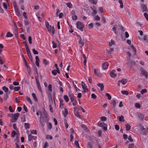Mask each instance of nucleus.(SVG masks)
Here are the masks:
<instances>
[{"label": "nucleus", "mask_w": 148, "mask_h": 148, "mask_svg": "<svg viewBox=\"0 0 148 148\" xmlns=\"http://www.w3.org/2000/svg\"><path fill=\"white\" fill-rule=\"evenodd\" d=\"M24 127L26 130L29 129L30 127L28 123H24Z\"/></svg>", "instance_id": "obj_20"}, {"label": "nucleus", "mask_w": 148, "mask_h": 148, "mask_svg": "<svg viewBox=\"0 0 148 148\" xmlns=\"http://www.w3.org/2000/svg\"><path fill=\"white\" fill-rule=\"evenodd\" d=\"M94 73L97 76H99L100 75V73L99 72L98 69H94Z\"/></svg>", "instance_id": "obj_13"}, {"label": "nucleus", "mask_w": 148, "mask_h": 148, "mask_svg": "<svg viewBox=\"0 0 148 148\" xmlns=\"http://www.w3.org/2000/svg\"><path fill=\"white\" fill-rule=\"evenodd\" d=\"M48 31L49 33H52V34L53 35L54 34L55 29L54 27L53 26H50L49 27H48L47 28Z\"/></svg>", "instance_id": "obj_7"}, {"label": "nucleus", "mask_w": 148, "mask_h": 148, "mask_svg": "<svg viewBox=\"0 0 148 148\" xmlns=\"http://www.w3.org/2000/svg\"><path fill=\"white\" fill-rule=\"evenodd\" d=\"M92 143L90 142H88L87 144V148H92L91 145Z\"/></svg>", "instance_id": "obj_54"}, {"label": "nucleus", "mask_w": 148, "mask_h": 148, "mask_svg": "<svg viewBox=\"0 0 148 148\" xmlns=\"http://www.w3.org/2000/svg\"><path fill=\"white\" fill-rule=\"evenodd\" d=\"M94 19L97 21H99L100 20V17L98 15H97L95 16Z\"/></svg>", "instance_id": "obj_31"}, {"label": "nucleus", "mask_w": 148, "mask_h": 148, "mask_svg": "<svg viewBox=\"0 0 148 148\" xmlns=\"http://www.w3.org/2000/svg\"><path fill=\"white\" fill-rule=\"evenodd\" d=\"M126 130L128 131L130 130L131 128V126L129 124H127L125 125Z\"/></svg>", "instance_id": "obj_32"}, {"label": "nucleus", "mask_w": 148, "mask_h": 148, "mask_svg": "<svg viewBox=\"0 0 148 148\" xmlns=\"http://www.w3.org/2000/svg\"><path fill=\"white\" fill-rule=\"evenodd\" d=\"M51 73L52 74H53L54 75H56L57 74V69H55L51 71Z\"/></svg>", "instance_id": "obj_47"}, {"label": "nucleus", "mask_w": 148, "mask_h": 148, "mask_svg": "<svg viewBox=\"0 0 148 148\" xmlns=\"http://www.w3.org/2000/svg\"><path fill=\"white\" fill-rule=\"evenodd\" d=\"M14 10L16 15L18 16H20V14L19 9H16Z\"/></svg>", "instance_id": "obj_21"}, {"label": "nucleus", "mask_w": 148, "mask_h": 148, "mask_svg": "<svg viewBox=\"0 0 148 148\" xmlns=\"http://www.w3.org/2000/svg\"><path fill=\"white\" fill-rule=\"evenodd\" d=\"M68 114V110L66 108H64V110L63 113V114L65 117H66Z\"/></svg>", "instance_id": "obj_18"}, {"label": "nucleus", "mask_w": 148, "mask_h": 148, "mask_svg": "<svg viewBox=\"0 0 148 148\" xmlns=\"http://www.w3.org/2000/svg\"><path fill=\"white\" fill-rule=\"evenodd\" d=\"M76 27L77 28L79 29L81 31H83V29L84 27L83 24L81 22L78 21L76 23Z\"/></svg>", "instance_id": "obj_4"}, {"label": "nucleus", "mask_w": 148, "mask_h": 148, "mask_svg": "<svg viewBox=\"0 0 148 148\" xmlns=\"http://www.w3.org/2000/svg\"><path fill=\"white\" fill-rule=\"evenodd\" d=\"M13 36V35L10 32H8L6 34V37L7 38L12 37Z\"/></svg>", "instance_id": "obj_23"}, {"label": "nucleus", "mask_w": 148, "mask_h": 148, "mask_svg": "<svg viewBox=\"0 0 148 148\" xmlns=\"http://www.w3.org/2000/svg\"><path fill=\"white\" fill-rule=\"evenodd\" d=\"M147 90L146 89H143L140 91V93L142 94H143L144 93H146Z\"/></svg>", "instance_id": "obj_56"}, {"label": "nucleus", "mask_w": 148, "mask_h": 148, "mask_svg": "<svg viewBox=\"0 0 148 148\" xmlns=\"http://www.w3.org/2000/svg\"><path fill=\"white\" fill-rule=\"evenodd\" d=\"M38 18L39 21L41 22H42L44 20V19L40 16L38 17Z\"/></svg>", "instance_id": "obj_58"}, {"label": "nucleus", "mask_w": 148, "mask_h": 148, "mask_svg": "<svg viewBox=\"0 0 148 148\" xmlns=\"http://www.w3.org/2000/svg\"><path fill=\"white\" fill-rule=\"evenodd\" d=\"M123 117L122 115H121L119 117V120L120 121L124 122V120L123 119Z\"/></svg>", "instance_id": "obj_49"}, {"label": "nucleus", "mask_w": 148, "mask_h": 148, "mask_svg": "<svg viewBox=\"0 0 148 148\" xmlns=\"http://www.w3.org/2000/svg\"><path fill=\"white\" fill-rule=\"evenodd\" d=\"M20 89V87L19 86L15 87L14 90L15 91H18Z\"/></svg>", "instance_id": "obj_33"}, {"label": "nucleus", "mask_w": 148, "mask_h": 148, "mask_svg": "<svg viewBox=\"0 0 148 148\" xmlns=\"http://www.w3.org/2000/svg\"><path fill=\"white\" fill-rule=\"evenodd\" d=\"M52 47L54 49L56 48V45L55 42L53 41L52 42Z\"/></svg>", "instance_id": "obj_55"}, {"label": "nucleus", "mask_w": 148, "mask_h": 148, "mask_svg": "<svg viewBox=\"0 0 148 148\" xmlns=\"http://www.w3.org/2000/svg\"><path fill=\"white\" fill-rule=\"evenodd\" d=\"M2 89L5 92H8L9 89L8 88L6 87L5 86H4L2 87Z\"/></svg>", "instance_id": "obj_17"}, {"label": "nucleus", "mask_w": 148, "mask_h": 148, "mask_svg": "<svg viewBox=\"0 0 148 148\" xmlns=\"http://www.w3.org/2000/svg\"><path fill=\"white\" fill-rule=\"evenodd\" d=\"M111 101L114 108H115L116 105V101L115 100H113Z\"/></svg>", "instance_id": "obj_22"}, {"label": "nucleus", "mask_w": 148, "mask_h": 148, "mask_svg": "<svg viewBox=\"0 0 148 148\" xmlns=\"http://www.w3.org/2000/svg\"><path fill=\"white\" fill-rule=\"evenodd\" d=\"M97 85L100 88V90L103 91L104 89V86L103 84L99 83Z\"/></svg>", "instance_id": "obj_11"}, {"label": "nucleus", "mask_w": 148, "mask_h": 148, "mask_svg": "<svg viewBox=\"0 0 148 148\" xmlns=\"http://www.w3.org/2000/svg\"><path fill=\"white\" fill-rule=\"evenodd\" d=\"M13 6L14 7V10H16V9H18V5L15 1H14L13 2Z\"/></svg>", "instance_id": "obj_19"}, {"label": "nucleus", "mask_w": 148, "mask_h": 148, "mask_svg": "<svg viewBox=\"0 0 148 148\" xmlns=\"http://www.w3.org/2000/svg\"><path fill=\"white\" fill-rule=\"evenodd\" d=\"M142 74L145 76L146 78H147L148 76V73L146 71H142Z\"/></svg>", "instance_id": "obj_14"}, {"label": "nucleus", "mask_w": 148, "mask_h": 148, "mask_svg": "<svg viewBox=\"0 0 148 148\" xmlns=\"http://www.w3.org/2000/svg\"><path fill=\"white\" fill-rule=\"evenodd\" d=\"M25 47L26 48V51L30 50L29 47L28 46L27 43L25 42Z\"/></svg>", "instance_id": "obj_43"}, {"label": "nucleus", "mask_w": 148, "mask_h": 148, "mask_svg": "<svg viewBox=\"0 0 148 148\" xmlns=\"http://www.w3.org/2000/svg\"><path fill=\"white\" fill-rule=\"evenodd\" d=\"M109 64L107 62H106L104 63L103 65V68L104 69H106L108 67Z\"/></svg>", "instance_id": "obj_15"}, {"label": "nucleus", "mask_w": 148, "mask_h": 148, "mask_svg": "<svg viewBox=\"0 0 148 148\" xmlns=\"http://www.w3.org/2000/svg\"><path fill=\"white\" fill-rule=\"evenodd\" d=\"M27 55L31 62V64L32 66V69L37 74V56H35V61L34 62L32 59V55L30 51H27Z\"/></svg>", "instance_id": "obj_1"}, {"label": "nucleus", "mask_w": 148, "mask_h": 148, "mask_svg": "<svg viewBox=\"0 0 148 148\" xmlns=\"http://www.w3.org/2000/svg\"><path fill=\"white\" fill-rule=\"evenodd\" d=\"M4 100L6 101L8 98V93H5L4 95Z\"/></svg>", "instance_id": "obj_38"}, {"label": "nucleus", "mask_w": 148, "mask_h": 148, "mask_svg": "<svg viewBox=\"0 0 148 148\" xmlns=\"http://www.w3.org/2000/svg\"><path fill=\"white\" fill-rule=\"evenodd\" d=\"M121 92L123 95H127L129 94L128 92L127 91L125 90H122L121 91Z\"/></svg>", "instance_id": "obj_45"}, {"label": "nucleus", "mask_w": 148, "mask_h": 148, "mask_svg": "<svg viewBox=\"0 0 148 148\" xmlns=\"http://www.w3.org/2000/svg\"><path fill=\"white\" fill-rule=\"evenodd\" d=\"M69 95L70 97L71 101L72 102L73 105L74 106H75L76 103H77V101L75 99L73 95L71 93H69Z\"/></svg>", "instance_id": "obj_3"}, {"label": "nucleus", "mask_w": 148, "mask_h": 148, "mask_svg": "<svg viewBox=\"0 0 148 148\" xmlns=\"http://www.w3.org/2000/svg\"><path fill=\"white\" fill-rule=\"evenodd\" d=\"M31 133L32 134H37V131L36 130H31Z\"/></svg>", "instance_id": "obj_57"}, {"label": "nucleus", "mask_w": 148, "mask_h": 148, "mask_svg": "<svg viewBox=\"0 0 148 148\" xmlns=\"http://www.w3.org/2000/svg\"><path fill=\"white\" fill-rule=\"evenodd\" d=\"M32 96L34 101L36 102L37 101V98L36 97L35 94L34 93H33L32 94Z\"/></svg>", "instance_id": "obj_28"}, {"label": "nucleus", "mask_w": 148, "mask_h": 148, "mask_svg": "<svg viewBox=\"0 0 148 148\" xmlns=\"http://www.w3.org/2000/svg\"><path fill=\"white\" fill-rule=\"evenodd\" d=\"M40 124L42 127L45 125V122L48 123L49 121L48 115L45 111L42 112L41 114L40 118Z\"/></svg>", "instance_id": "obj_2"}, {"label": "nucleus", "mask_w": 148, "mask_h": 148, "mask_svg": "<svg viewBox=\"0 0 148 148\" xmlns=\"http://www.w3.org/2000/svg\"><path fill=\"white\" fill-rule=\"evenodd\" d=\"M14 33L15 34V35H18V27L15 28L14 30Z\"/></svg>", "instance_id": "obj_34"}, {"label": "nucleus", "mask_w": 148, "mask_h": 148, "mask_svg": "<svg viewBox=\"0 0 148 148\" xmlns=\"http://www.w3.org/2000/svg\"><path fill=\"white\" fill-rule=\"evenodd\" d=\"M115 71L114 70H112L110 73V76L112 77H115L116 76V74L114 73Z\"/></svg>", "instance_id": "obj_16"}, {"label": "nucleus", "mask_w": 148, "mask_h": 148, "mask_svg": "<svg viewBox=\"0 0 148 148\" xmlns=\"http://www.w3.org/2000/svg\"><path fill=\"white\" fill-rule=\"evenodd\" d=\"M89 1L92 3L94 4H96L97 3V0H89Z\"/></svg>", "instance_id": "obj_26"}, {"label": "nucleus", "mask_w": 148, "mask_h": 148, "mask_svg": "<svg viewBox=\"0 0 148 148\" xmlns=\"http://www.w3.org/2000/svg\"><path fill=\"white\" fill-rule=\"evenodd\" d=\"M75 115L79 119H81V116L79 115L78 113L77 112H74Z\"/></svg>", "instance_id": "obj_36"}, {"label": "nucleus", "mask_w": 148, "mask_h": 148, "mask_svg": "<svg viewBox=\"0 0 148 148\" xmlns=\"http://www.w3.org/2000/svg\"><path fill=\"white\" fill-rule=\"evenodd\" d=\"M66 4L69 8H71L72 7V5L71 2L67 3H66Z\"/></svg>", "instance_id": "obj_42"}, {"label": "nucleus", "mask_w": 148, "mask_h": 148, "mask_svg": "<svg viewBox=\"0 0 148 148\" xmlns=\"http://www.w3.org/2000/svg\"><path fill=\"white\" fill-rule=\"evenodd\" d=\"M148 36L147 35L145 36L143 38V40L144 41L146 40L147 42L148 43V39H147Z\"/></svg>", "instance_id": "obj_60"}, {"label": "nucleus", "mask_w": 148, "mask_h": 148, "mask_svg": "<svg viewBox=\"0 0 148 148\" xmlns=\"http://www.w3.org/2000/svg\"><path fill=\"white\" fill-rule=\"evenodd\" d=\"M82 88L84 90H86L87 91H88L87 86L85 85V83L83 82H82Z\"/></svg>", "instance_id": "obj_12"}, {"label": "nucleus", "mask_w": 148, "mask_h": 148, "mask_svg": "<svg viewBox=\"0 0 148 148\" xmlns=\"http://www.w3.org/2000/svg\"><path fill=\"white\" fill-rule=\"evenodd\" d=\"M31 109L32 110H33V112H36V115H37V110L36 108V111H35L34 107L33 106L31 108Z\"/></svg>", "instance_id": "obj_51"}, {"label": "nucleus", "mask_w": 148, "mask_h": 148, "mask_svg": "<svg viewBox=\"0 0 148 148\" xmlns=\"http://www.w3.org/2000/svg\"><path fill=\"white\" fill-rule=\"evenodd\" d=\"M38 90H39V91L40 92L41 94H42V90L39 84V83L38 82Z\"/></svg>", "instance_id": "obj_39"}, {"label": "nucleus", "mask_w": 148, "mask_h": 148, "mask_svg": "<svg viewBox=\"0 0 148 148\" xmlns=\"http://www.w3.org/2000/svg\"><path fill=\"white\" fill-rule=\"evenodd\" d=\"M106 96L107 97L108 99L109 100H110L111 99L112 97L108 93H107L106 94Z\"/></svg>", "instance_id": "obj_44"}, {"label": "nucleus", "mask_w": 148, "mask_h": 148, "mask_svg": "<svg viewBox=\"0 0 148 148\" xmlns=\"http://www.w3.org/2000/svg\"><path fill=\"white\" fill-rule=\"evenodd\" d=\"M26 66L27 71L29 74H30L31 73V70L30 68L29 67V66L28 65H27L26 66Z\"/></svg>", "instance_id": "obj_25"}, {"label": "nucleus", "mask_w": 148, "mask_h": 148, "mask_svg": "<svg viewBox=\"0 0 148 148\" xmlns=\"http://www.w3.org/2000/svg\"><path fill=\"white\" fill-rule=\"evenodd\" d=\"M47 127L48 128L49 130H51L52 128V125L51 123H48V125H47Z\"/></svg>", "instance_id": "obj_30"}, {"label": "nucleus", "mask_w": 148, "mask_h": 148, "mask_svg": "<svg viewBox=\"0 0 148 148\" xmlns=\"http://www.w3.org/2000/svg\"><path fill=\"white\" fill-rule=\"evenodd\" d=\"M16 132L14 130L12 131L11 134V136L12 137H13L16 135Z\"/></svg>", "instance_id": "obj_29"}, {"label": "nucleus", "mask_w": 148, "mask_h": 148, "mask_svg": "<svg viewBox=\"0 0 148 148\" xmlns=\"http://www.w3.org/2000/svg\"><path fill=\"white\" fill-rule=\"evenodd\" d=\"M138 117L140 119H143L144 118V116L143 114H140L139 115Z\"/></svg>", "instance_id": "obj_62"}, {"label": "nucleus", "mask_w": 148, "mask_h": 148, "mask_svg": "<svg viewBox=\"0 0 148 148\" xmlns=\"http://www.w3.org/2000/svg\"><path fill=\"white\" fill-rule=\"evenodd\" d=\"M64 98L65 101L66 102H67L69 101V99L68 96L66 95H64Z\"/></svg>", "instance_id": "obj_27"}, {"label": "nucleus", "mask_w": 148, "mask_h": 148, "mask_svg": "<svg viewBox=\"0 0 148 148\" xmlns=\"http://www.w3.org/2000/svg\"><path fill=\"white\" fill-rule=\"evenodd\" d=\"M141 8L143 10V12H147L148 11L147 7L145 5L141 4Z\"/></svg>", "instance_id": "obj_10"}, {"label": "nucleus", "mask_w": 148, "mask_h": 148, "mask_svg": "<svg viewBox=\"0 0 148 148\" xmlns=\"http://www.w3.org/2000/svg\"><path fill=\"white\" fill-rule=\"evenodd\" d=\"M21 121L22 122H25L26 121L25 117V116H23L21 119Z\"/></svg>", "instance_id": "obj_52"}, {"label": "nucleus", "mask_w": 148, "mask_h": 148, "mask_svg": "<svg viewBox=\"0 0 148 148\" xmlns=\"http://www.w3.org/2000/svg\"><path fill=\"white\" fill-rule=\"evenodd\" d=\"M106 124L104 123H100L99 122L98 123V126L100 127H103L105 125H106Z\"/></svg>", "instance_id": "obj_46"}, {"label": "nucleus", "mask_w": 148, "mask_h": 148, "mask_svg": "<svg viewBox=\"0 0 148 148\" xmlns=\"http://www.w3.org/2000/svg\"><path fill=\"white\" fill-rule=\"evenodd\" d=\"M78 37V40L79 43L80 44V47H82L84 45V42L82 40L81 37L79 35H77Z\"/></svg>", "instance_id": "obj_6"}, {"label": "nucleus", "mask_w": 148, "mask_h": 148, "mask_svg": "<svg viewBox=\"0 0 148 148\" xmlns=\"http://www.w3.org/2000/svg\"><path fill=\"white\" fill-rule=\"evenodd\" d=\"M141 130H142L144 131V133L146 134L147 132H148L145 128H143V127H141Z\"/></svg>", "instance_id": "obj_59"}, {"label": "nucleus", "mask_w": 148, "mask_h": 148, "mask_svg": "<svg viewBox=\"0 0 148 148\" xmlns=\"http://www.w3.org/2000/svg\"><path fill=\"white\" fill-rule=\"evenodd\" d=\"M113 50V48H111L108 51H107V52L109 54H111L112 53V52Z\"/></svg>", "instance_id": "obj_61"}, {"label": "nucleus", "mask_w": 148, "mask_h": 148, "mask_svg": "<svg viewBox=\"0 0 148 148\" xmlns=\"http://www.w3.org/2000/svg\"><path fill=\"white\" fill-rule=\"evenodd\" d=\"M101 120L105 121L107 120L105 116H102L101 117Z\"/></svg>", "instance_id": "obj_53"}, {"label": "nucleus", "mask_w": 148, "mask_h": 148, "mask_svg": "<svg viewBox=\"0 0 148 148\" xmlns=\"http://www.w3.org/2000/svg\"><path fill=\"white\" fill-rule=\"evenodd\" d=\"M49 102L50 103V104H52L53 103V101L52 100V96H50L49 97Z\"/></svg>", "instance_id": "obj_24"}, {"label": "nucleus", "mask_w": 148, "mask_h": 148, "mask_svg": "<svg viewBox=\"0 0 148 148\" xmlns=\"http://www.w3.org/2000/svg\"><path fill=\"white\" fill-rule=\"evenodd\" d=\"M23 108L26 112L28 111L27 108L25 104L23 105Z\"/></svg>", "instance_id": "obj_63"}, {"label": "nucleus", "mask_w": 148, "mask_h": 148, "mask_svg": "<svg viewBox=\"0 0 148 148\" xmlns=\"http://www.w3.org/2000/svg\"><path fill=\"white\" fill-rule=\"evenodd\" d=\"M28 141H30L32 140H35L36 138V136H32L31 134H28Z\"/></svg>", "instance_id": "obj_8"}, {"label": "nucleus", "mask_w": 148, "mask_h": 148, "mask_svg": "<svg viewBox=\"0 0 148 148\" xmlns=\"http://www.w3.org/2000/svg\"><path fill=\"white\" fill-rule=\"evenodd\" d=\"M12 114L13 115V116L12 117V119L10 121L12 123H14L17 120L19 115V114L18 113H16L14 114Z\"/></svg>", "instance_id": "obj_5"}, {"label": "nucleus", "mask_w": 148, "mask_h": 148, "mask_svg": "<svg viewBox=\"0 0 148 148\" xmlns=\"http://www.w3.org/2000/svg\"><path fill=\"white\" fill-rule=\"evenodd\" d=\"M52 86L51 84H49L48 86V91L49 92H51L52 91Z\"/></svg>", "instance_id": "obj_41"}, {"label": "nucleus", "mask_w": 148, "mask_h": 148, "mask_svg": "<svg viewBox=\"0 0 148 148\" xmlns=\"http://www.w3.org/2000/svg\"><path fill=\"white\" fill-rule=\"evenodd\" d=\"M26 99L27 101H28L30 104H32V101L30 99L29 97H26Z\"/></svg>", "instance_id": "obj_40"}, {"label": "nucleus", "mask_w": 148, "mask_h": 148, "mask_svg": "<svg viewBox=\"0 0 148 148\" xmlns=\"http://www.w3.org/2000/svg\"><path fill=\"white\" fill-rule=\"evenodd\" d=\"M127 81V79H122L121 80H119L118 82L119 83H122L123 84L125 85L126 84Z\"/></svg>", "instance_id": "obj_9"}, {"label": "nucleus", "mask_w": 148, "mask_h": 148, "mask_svg": "<svg viewBox=\"0 0 148 148\" xmlns=\"http://www.w3.org/2000/svg\"><path fill=\"white\" fill-rule=\"evenodd\" d=\"M115 44V42L114 40H111V42L109 43V45L110 46H111L112 45H114Z\"/></svg>", "instance_id": "obj_48"}, {"label": "nucleus", "mask_w": 148, "mask_h": 148, "mask_svg": "<svg viewBox=\"0 0 148 148\" xmlns=\"http://www.w3.org/2000/svg\"><path fill=\"white\" fill-rule=\"evenodd\" d=\"M72 17L73 19L74 20H76L77 18V16L73 14V15L72 16Z\"/></svg>", "instance_id": "obj_50"}, {"label": "nucleus", "mask_w": 148, "mask_h": 148, "mask_svg": "<svg viewBox=\"0 0 148 148\" xmlns=\"http://www.w3.org/2000/svg\"><path fill=\"white\" fill-rule=\"evenodd\" d=\"M117 27H118V26L116 25H115L112 28V30L114 32V33L115 34H116V28H117Z\"/></svg>", "instance_id": "obj_35"}, {"label": "nucleus", "mask_w": 148, "mask_h": 148, "mask_svg": "<svg viewBox=\"0 0 148 148\" xmlns=\"http://www.w3.org/2000/svg\"><path fill=\"white\" fill-rule=\"evenodd\" d=\"M144 15L146 19L147 20H148V14L146 13H145L144 14Z\"/></svg>", "instance_id": "obj_64"}, {"label": "nucleus", "mask_w": 148, "mask_h": 148, "mask_svg": "<svg viewBox=\"0 0 148 148\" xmlns=\"http://www.w3.org/2000/svg\"><path fill=\"white\" fill-rule=\"evenodd\" d=\"M72 83L73 85V87L75 88V90L76 91H77L78 90H79V89L76 86V85L74 83V81H72Z\"/></svg>", "instance_id": "obj_37"}]
</instances>
